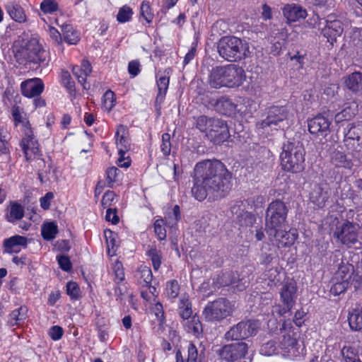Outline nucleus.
<instances>
[{"label":"nucleus","mask_w":362,"mask_h":362,"mask_svg":"<svg viewBox=\"0 0 362 362\" xmlns=\"http://www.w3.org/2000/svg\"><path fill=\"white\" fill-rule=\"evenodd\" d=\"M232 175L218 160H204L194 167L192 193L198 201L224 197L232 187Z\"/></svg>","instance_id":"1"},{"label":"nucleus","mask_w":362,"mask_h":362,"mask_svg":"<svg viewBox=\"0 0 362 362\" xmlns=\"http://www.w3.org/2000/svg\"><path fill=\"white\" fill-rule=\"evenodd\" d=\"M245 79L244 69L237 64L217 66L212 68L208 83L213 88H235L241 86Z\"/></svg>","instance_id":"2"},{"label":"nucleus","mask_w":362,"mask_h":362,"mask_svg":"<svg viewBox=\"0 0 362 362\" xmlns=\"http://www.w3.org/2000/svg\"><path fill=\"white\" fill-rule=\"evenodd\" d=\"M281 165L285 171L298 173L303 170L305 150L298 141H287L280 155Z\"/></svg>","instance_id":"3"},{"label":"nucleus","mask_w":362,"mask_h":362,"mask_svg":"<svg viewBox=\"0 0 362 362\" xmlns=\"http://www.w3.org/2000/svg\"><path fill=\"white\" fill-rule=\"evenodd\" d=\"M219 55L228 62H239L247 57L249 46L245 40L235 36H226L217 44Z\"/></svg>","instance_id":"4"},{"label":"nucleus","mask_w":362,"mask_h":362,"mask_svg":"<svg viewBox=\"0 0 362 362\" xmlns=\"http://www.w3.org/2000/svg\"><path fill=\"white\" fill-rule=\"evenodd\" d=\"M288 209L281 200L272 202L267 209L265 229L267 233H274L275 228H284Z\"/></svg>","instance_id":"5"},{"label":"nucleus","mask_w":362,"mask_h":362,"mask_svg":"<svg viewBox=\"0 0 362 362\" xmlns=\"http://www.w3.org/2000/svg\"><path fill=\"white\" fill-rule=\"evenodd\" d=\"M235 310L234 304L223 298L209 302L204 308L202 315L208 322H216L232 315Z\"/></svg>","instance_id":"6"},{"label":"nucleus","mask_w":362,"mask_h":362,"mask_svg":"<svg viewBox=\"0 0 362 362\" xmlns=\"http://www.w3.org/2000/svg\"><path fill=\"white\" fill-rule=\"evenodd\" d=\"M282 329L281 338L279 343L280 354L284 358L293 360L303 351V348L298 341V334L291 327L287 329L286 322L283 324Z\"/></svg>","instance_id":"7"},{"label":"nucleus","mask_w":362,"mask_h":362,"mask_svg":"<svg viewBox=\"0 0 362 362\" xmlns=\"http://www.w3.org/2000/svg\"><path fill=\"white\" fill-rule=\"evenodd\" d=\"M16 57L18 60L40 64L45 61V51L42 49L36 38L28 40L21 49L17 50Z\"/></svg>","instance_id":"8"},{"label":"nucleus","mask_w":362,"mask_h":362,"mask_svg":"<svg viewBox=\"0 0 362 362\" xmlns=\"http://www.w3.org/2000/svg\"><path fill=\"white\" fill-rule=\"evenodd\" d=\"M23 137L20 146L23 152L25 160L30 161L38 159L42 155L40 144L36 139L30 124L25 123L22 129Z\"/></svg>","instance_id":"9"},{"label":"nucleus","mask_w":362,"mask_h":362,"mask_svg":"<svg viewBox=\"0 0 362 362\" xmlns=\"http://www.w3.org/2000/svg\"><path fill=\"white\" fill-rule=\"evenodd\" d=\"M259 326V322L256 320L241 321L230 327L226 332L224 338L227 341L247 339L257 334Z\"/></svg>","instance_id":"10"},{"label":"nucleus","mask_w":362,"mask_h":362,"mask_svg":"<svg viewBox=\"0 0 362 362\" xmlns=\"http://www.w3.org/2000/svg\"><path fill=\"white\" fill-rule=\"evenodd\" d=\"M165 220L163 218H157L153 223L154 233L160 241L166 238L165 225L171 227L181 219L180 209L178 205H175L173 208L168 209L165 212Z\"/></svg>","instance_id":"11"},{"label":"nucleus","mask_w":362,"mask_h":362,"mask_svg":"<svg viewBox=\"0 0 362 362\" xmlns=\"http://www.w3.org/2000/svg\"><path fill=\"white\" fill-rule=\"evenodd\" d=\"M247 344L243 341L229 344L216 350L219 357L228 362H233L243 358L247 352Z\"/></svg>","instance_id":"12"},{"label":"nucleus","mask_w":362,"mask_h":362,"mask_svg":"<svg viewBox=\"0 0 362 362\" xmlns=\"http://www.w3.org/2000/svg\"><path fill=\"white\" fill-rule=\"evenodd\" d=\"M127 135V128L124 125L119 124L117 126L115 136L119 155V158L117 160V164L122 168H128L130 165L129 160L124 161V155L130 149V143Z\"/></svg>","instance_id":"13"},{"label":"nucleus","mask_w":362,"mask_h":362,"mask_svg":"<svg viewBox=\"0 0 362 362\" xmlns=\"http://www.w3.org/2000/svg\"><path fill=\"white\" fill-rule=\"evenodd\" d=\"M274 233H267L271 241L274 242L278 248L290 247L298 238L296 230L284 228H275Z\"/></svg>","instance_id":"14"},{"label":"nucleus","mask_w":362,"mask_h":362,"mask_svg":"<svg viewBox=\"0 0 362 362\" xmlns=\"http://www.w3.org/2000/svg\"><path fill=\"white\" fill-rule=\"evenodd\" d=\"M356 221L355 223L346 221L337 227L334 236L344 245H351L358 240Z\"/></svg>","instance_id":"15"},{"label":"nucleus","mask_w":362,"mask_h":362,"mask_svg":"<svg viewBox=\"0 0 362 362\" xmlns=\"http://www.w3.org/2000/svg\"><path fill=\"white\" fill-rule=\"evenodd\" d=\"M345 146L351 150L362 147V122H356L347 126L344 139Z\"/></svg>","instance_id":"16"},{"label":"nucleus","mask_w":362,"mask_h":362,"mask_svg":"<svg viewBox=\"0 0 362 362\" xmlns=\"http://www.w3.org/2000/svg\"><path fill=\"white\" fill-rule=\"evenodd\" d=\"M325 23V27L322 29V34L327 38V42L333 45L343 33V23L333 15H329Z\"/></svg>","instance_id":"17"},{"label":"nucleus","mask_w":362,"mask_h":362,"mask_svg":"<svg viewBox=\"0 0 362 362\" xmlns=\"http://www.w3.org/2000/svg\"><path fill=\"white\" fill-rule=\"evenodd\" d=\"M170 74V69L159 70L156 74V85L158 92L156 98L155 107L157 110L160 109L161 104L165 100L169 86Z\"/></svg>","instance_id":"18"},{"label":"nucleus","mask_w":362,"mask_h":362,"mask_svg":"<svg viewBox=\"0 0 362 362\" xmlns=\"http://www.w3.org/2000/svg\"><path fill=\"white\" fill-rule=\"evenodd\" d=\"M230 136L227 123L222 119L216 118L211 129L209 131L207 139L215 144H221L227 141Z\"/></svg>","instance_id":"19"},{"label":"nucleus","mask_w":362,"mask_h":362,"mask_svg":"<svg viewBox=\"0 0 362 362\" xmlns=\"http://www.w3.org/2000/svg\"><path fill=\"white\" fill-rule=\"evenodd\" d=\"M331 120L319 115L308 121L309 132L315 136H327L330 132Z\"/></svg>","instance_id":"20"},{"label":"nucleus","mask_w":362,"mask_h":362,"mask_svg":"<svg viewBox=\"0 0 362 362\" xmlns=\"http://www.w3.org/2000/svg\"><path fill=\"white\" fill-rule=\"evenodd\" d=\"M288 116L287 110L284 107H272L266 119L258 123L259 128L264 129L272 125L277 126L283 122Z\"/></svg>","instance_id":"21"},{"label":"nucleus","mask_w":362,"mask_h":362,"mask_svg":"<svg viewBox=\"0 0 362 362\" xmlns=\"http://www.w3.org/2000/svg\"><path fill=\"white\" fill-rule=\"evenodd\" d=\"M331 195V189L326 182L315 186L310 193V201L317 206L323 207Z\"/></svg>","instance_id":"22"},{"label":"nucleus","mask_w":362,"mask_h":362,"mask_svg":"<svg viewBox=\"0 0 362 362\" xmlns=\"http://www.w3.org/2000/svg\"><path fill=\"white\" fill-rule=\"evenodd\" d=\"M28 239L26 237L15 235L4 240L3 251L4 253H18L22 248H26Z\"/></svg>","instance_id":"23"},{"label":"nucleus","mask_w":362,"mask_h":362,"mask_svg":"<svg viewBox=\"0 0 362 362\" xmlns=\"http://www.w3.org/2000/svg\"><path fill=\"white\" fill-rule=\"evenodd\" d=\"M22 94L27 98L40 95L44 90V83L40 78H35L21 83Z\"/></svg>","instance_id":"24"},{"label":"nucleus","mask_w":362,"mask_h":362,"mask_svg":"<svg viewBox=\"0 0 362 362\" xmlns=\"http://www.w3.org/2000/svg\"><path fill=\"white\" fill-rule=\"evenodd\" d=\"M297 287L294 281L290 280L285 282L280 292L281 300L284 305L291 310L295 303Z\"/></svg>","instance_id":"25"},{"label":"nucleus","mask_w":362,"mask_h":362,"mask_svg":"<svg viewBox=\"0 0 362 362\" xmlns=\"http://www.w3.org/2000/svg\"><path fill=\"white\" fill-rule=\"evenodd\" d=\"M283 14L288 22H296L307 17V11L301 6L288 4L283 8Z\"/></svg>","instance_id":"26"},{"label":"nucleus","mask_w":362,"mask_h":362,"mask_svg":"<svg viewBox=\"0 0 362 362\" xmlns=\"http://www.w3.org/2000/svg\"><path fill=\"white\" fill-rule=\"evenodd\" d=\"M91 71V65L87 60H83L80 66H74L72 68L73 75L85 89L87 88L86 86V78L90 74Z\"/></svg>","instance_id":"27"},{"label":"nucleus","mask_w":362,"mask_h":362,"mask_svg":"<svg viewBox=\"0 0 362 362\" xmlns=\"http://www.w3.org/2000/svg\"><path fill=\"white\" fill-rule=\"evenodd\" d=\"M24 207L16 201H11L6 213V219L11 223H15L24 216Z\"/></svg>","instance_id":"28"},{"label":"nucleus","mask_w":362,"mask_h":362,"mask_svg":"<svg viewBox=\"0 0 362 362\" xmlns=\"http://www.w3.org/2000/svg\"><path fill=\"white\" fill-rule=\"evenodd\" d=\"M358 112V104L355 101L345 103L343 110L335 115V121L340 122L344 120L350 119L355 116Z\"/></svg>","instance_id":"29"},{"label":"nucleus","mask_w":362,"mask_h":362,"mask_svg":"<svg viewBox=\"0 0 362 362\" xmlns=\"http://www.w3.org/2000/svg\"><path fill=\"white\" fill-rule=\"evenodd\" d=\"M5 8L10 17L18 23H24L26 21V15L23 8L15 2H11L6 5Z\"/></svg>","instance_id":"30"},{"label":"nucleus","mask_w":362,"mask_h":362,"mask_svg":"<svg viewBox=\"0 0 362 362\" xmlns=\"http://www.w3.org/2000/svg\"><path fill=\"white\" fill-rule=\"evenodd\" d=\"M346 88L351 92L358 93L362 92V73L354 72L345 80Z\"/></svg>","instance_id":"31"},{"label":"nucleus","mask_w":362,"mask_h":362,"mask_svg":"<svg viewBox=\"0 0 362 362\" xmlns=\"http://www.w3.org/2000/svg\"><path fill=\"white\" fill-rule=\"evenodd\" d=\"M216 110L223 115H230L236 108V105L226 96H222L217 99L215 103Z\"/></svg>","instance_id":"32"},{"label":"nucleus","mask_w":362,"mask_h":362,"mask_svg":"<svg viewBox=\"0 0 362 362\" xmlns=\"http://www.w3.org/2000/svg\"><path fill=\"white\" fill-rule=\"evenodd\" d=\"M331 162L337 168L350 169L352 167L351 160L346 155L338 150L334 151L331 154Z\"/></svg>","instance_id":"33"},{"label":"nucleus","mask_w":362,"mask_h":362,"mask_svg":"<svg viewBox=\"0 0 362 362\" xmlns=\"http://www.w3.org/2000/svg\"><path fill=\"white\" fill-rule=\"evenodd\" d=\"M354 272V268L352 264L341 262L334 276L337 281H346L350 283Z\"/></svg>","instance_id":"34"},{"label":"nucleus","mask_w":362,"mask_h":362,"mask_svg":"<svg viewBox=\"0 0 362 362\" xmlns=\"http://www.w3.org/2000/svg\"><path fill=\"white\" fill-rule=\"evenodd\" d=\"M58 232V226L54 221L45 222L42 225L41 234L45 240L54 239Z\"/></svg>","instance_id":"35"},{"label":"nucleus","mask_w":362,"mask_h":362,"mask_svg":"<svg viewBox=\"0 0 362 362\" xmlns=\"http://www.w3.org/2000/svg\"><path fill=\"white\" fill-rule=\"evenodd\" d=\"M136 278L140 285L148 286L153 279V274L150 267L141 266L136 272Z\"/></svg>","instance_id":"36"},{"label":"nucleus","mask_w":362,"mask_h":362,"mask_svg":"<svg viewBox=\"0 0 362 362\" xmlns=\"http://www.w3.org/2000/svg\"><path fill=\"white\" fill-rule=\"evenodd\" d=\"M28 309L21 306L15 309L9 315V322L12 326L20 325L27 318Z\"/></svg>","instance_id":"37"},{"label":"nucleus","mask_w":362,"mask_h":362,"mask_svg":"<svg viewBox=\"0 0 362 362\" xmlns=\"http://www.w3.org/2000/svg\"><path fill=\"white\" fill-rule=\"evenodd\" d=\"M341 356L345 362H362L359 358L358 350L351 346H344L341 350Z\"/></svg>","instance_id":"38"},{"label":"nucleus","mask_w":362,"mask_h":362,"mask_svg":"<svg viewBox=\"0 0 362 362\" xmlns=\"http://www.w3.org/2000/svg\"><path fill=\"white\" fill-rule=\"evenodd\" d=\"M64 40L69 45H76L79 41L78 33L74 30L71 25L65 24L62 26Z\"/></svg>","instance_id":"39"},{"label":"nucleus","mask_w":362,"mask_h":362,"mask_svg":"<svg viewBox=\"0 0 362 362\" xmlns=\"http://www.w3.org/2000/svg\"><path fill=\"white\" fill-rule=\"evenodd\" d=\"M348 321L351 329L361 330L362 329V310L358 308L354 309L349 313Z\"/></svg>","instance_id":"40"},{"label":"nucleus","mask_w":362,"mask_h":362,"mask_svg":"<svg viewBox=\"0 0 362 362\" xmlns=\"http://www.w3.org/2000/svg\"><path fill=\"white\" fill-rule=\"evenodd\" d=\"M235 274L233 272L223 273L221 275H218L216 279H213V284L215 288L221 286H227L235 284Z\"/></svg>","instance_id":"41"},{"label":"nucleus","mask_w":362,"mask_h":362,"mask_svg":"<svg viewBox=\"0 0 362 362\" xmlns=\"http://www.w3.org/2000/svg\"><path fill=\"white\" fill-rule=\"evenodd\" d=\"M216 118L208 117L205 115H202L197 117L196 119V127L202 132L205 134V136L207 138L209 131L212 127V124L215 121Z\"/></svg>","instance_id":"42"},{"label":"nucleus","mask_w":362,"mask_h":362,"mask_svg":"<svg viewBox=\"0 0 362 362\" xmlns=\"http://www.w3.org/2000/svg\"><path fill=\"white\" fill-rule=\"evenodd\" d=\"M179 313L184 320H188L192 314V305L188 297L183 296L180 299L178 305Z\"/></svg>","instance_id":"43"},{"label":"nucleus","mask_w":362,"mask_h":362,"mask_svg":"<svg viewBox=\"0 0 362 362\" xmlns=\"http://www.w3.org/2000/svg\"><path fill=\"white\" fill-rule=\"evenodd\" d=\"M146 255L151 259L155 271L158 270L162 263L161 251L156 247H151L146 252Z\"/></svg>","instance_id":"44"},{"label":"nucleus","mask_w":362,"mask_h":362,"mask_svg":"<svg viewBox=\"0 0 362 362\" xmlns=\"http://www.w3.org/2000/svg\"><path fill=\"white\" fill-rule=\"evenodd\" d=\"M331 283L330 293L335 296L344 293L350 284L346 281H337L334 276L332 277Z\"/></svg>","instance_id":"45"},{"label":"nucleus","mask_w":362,"mask_h":362,"mask_svg":"<svg viewBox=\"0 0 362 362\" xmlns=\"http://www.w3.org/2000/svg\"><path fill=\"white\" fill-rule=\"evenodd\" d=\"M122 172L116 167H110L106 170V181L110 187H112L113 185L119 181Z\"/></svg>","instance_id":"46"},{"label":"nucleus","mask_w":362,"mask_h":362,"mask_svg":"<svg viewBox=\"0 0 362 362\" xmlns=\"http://www.w3.org/2000/svg\"><path fill=\"white\" fill-rule=\"evenodd\" d=\"M134 14L133 10L129 6L124 5L121 7L117 15V21L120 23H124L132 20Z\"/></svg>","instance_id":"47"},{"label":"nucleus","mask_w":362,"mask_h":362,"mask_svg":"<svg viewBox=\"0 0 362 362\" xmlns=\"http://www.w3.org/2000/svg\"><path fill=\"white\" fill-rule=\"evenodd\" d=\"M259 351L261 354L264 356L280 354L279 346H277L274 341H269L264 344L261 346Z\"/></svg>","instance_id":"48"},{"label":"nucleus","mask_w":362,"mask_h":362,"mask_svg":"<svg viewBox=\"0 0 362 362\" xmlns=\"http://www.w3.org/2000/svg\"><path fill=\"white\" fill-rule=\"evenodd\" d=\"M103 103L104 107L110 111L116 104L115 95L111 90H107L103 96Z\"/></svg>","instance_id":"49"},{"label":"nucleus","mask_w":362,"mask_h":362,"mask_svg":"<svg viewBox=\"0 0 362 362\" xmlns=\"http://www.w3.org/2000/svg\"><path fill=\"white\" fill-rule=\"evenodd\" d=\"M187 329L196 336L199 335L202 331V327L199 318L193 316L190 321L187 322Z\"/></svg>","instance_id":"50"},{"label":"nucleus","mask_w":362,"mask_h":362,"mask_svg":"<svg viewBox=\"0 0 362 362\" xmlns=\"http://www.w3.org/2000/svg\"><path fill=\"white\" fill-rule=\"evenodd\" d=\"M141 16L146 23H151L153 19V13L148 1H143L141 5Z\"/></svg>","instance_id":"51"},{"label":"nucleus","mask_w":362,"mask_h":362,"mask_svg":"<svg viewBox=\"0 0 362 362\" xmlns=\"http://www.w3.org/2000/svg\"><path fill=\"white\" fill-rule=\"evenodd\" d=\"M167 296L169 298H175L180 291V286L177 281L172 280L167 283L165 288Z\"/></svg>","instance_id":"52"},{"label":"nucleus","mask_w":362,"mask_h":362,"mask_svg":"<svg viewBox=\"0 0 362 362\" xmlns=\"http://www.w3.org/2000/svg\"><path fill=\"white\" fill-rule=\"evenodd\" d=\"M12 116L14 120L15 126L21 124V129H23L25 123L30 124L28 120L23 119L21 108L18 106H13L12 107Z\"/></svg>","instance_id":"53"},{"label":"nucleus","mask_w":362,"mask_h":362,"mask_svg":"<svg viewBox=\"0 0 362 362\" xmlns=\"http://www.w3.org/2000/svg\"><path fill=\"white\" fill-rule=\"evenodd\" d=\"M40 9L45 13H52L58 9V4L55 0H43L40 4Z\"/></svg>","instance_id":"54"},{"label":"nucleus","mask_w":362,"mask_h":362,"mask_svg":"<svg viewBox=\"0 0 362 362\" xmlns=\"http://www.w3.org/2000/svg\"><path fill=\"white\" fill-rule=\"evenodd\" d=\"M66 293L71 299H78L80 296V288L74 281H69L66 284Z\"/></svg>","instance_id":"55"},{"label":"nucleus","mask_w":362,"mask_h":362,"mask_svg":"<svg viewBox=\"0 0 362 362\" xmlns=\"http://www.w3.org/2000/svg\"><path fill=\"white\" fill-rule=\"evenodd\" d=\"M160 150L164 156H168L171 151L170 135L168 133H164L162 135V143Z\"/></svg>","instance_id":"56"},{"label":"nucleus","mask_w":362,"mask_h":362,"mask_svg":"<svg viewBox=\"0 0 362 362\" xmlns=\"http://www.w3.org/2000/svg\"><path fill=\"white\" fill-rule=\"evenodd\" d=\"M353 281L355 282L356 288H362V260L358 263L354 272Z\"/></svg>","instance_id":"57"},{"label":"nucleus","mask_w":362,"mask_h":362,"mask_svg":"<svg viewBox=\"0 0 362 362\" xmlns=\"http://www.w3.org/2000/svg\"><path fill=\"white\" fill-rule=\"evenodd\" d=\"M57 259L58 262V264L59 265V267L65 271V272H69L72 269V264L70 261V259L68 256L65 255H58L57 257Z\"/></svg>","instance_id":"58"},{"label":"nucleus","mask_w":362,"mask_h":362,"mask_svg":"<svg viewBox=\"0 0 362 362\" xmlns=\"http://www.w3.org/2000/svg\"><path fill=\"white\" fill-rule=\"evenodd\" d=\"M151 310L159 323L163 324L165 320L163 305L160 302H157L153 305Z\"/></svg>","instance_id":"59"},{"label":"nucleus","mask_w":362,"mask_h":362,"mask_svg":"<svg viewBox=\"0 0 362 362\" xmlns=\"http://www.w3.org/2000/svg\"><path fill=\"white\" fill-rule=\"evenodd\" d=\"M115 194L113 191H107L103 196L101 204L103 208L110 206L115 199Z\"/></svg>","instance_id":"60"},{"label":"nucleus","mask_w":362,"mask_h":362,"mask_svg":"<svg viewBox=\"0 0 362 362\" xmlns=\"http://www.w3.org/2000/svg\"><path fill=\"white\" fill-rule=\"evenodd\" d=\"M198 351L196 346L190 343L187 348V362H197Z\"/></svg>","instance_id":"61"},{"label":"nucleus","mask_w":362,"mask_h":362,"mask_svg":"<svg viewBox=\"0 0 362 362\" xmlns=\"http://www.w3.org/2000/svg\"><path fill=\"white\" fill-rule=\"evenodd\" d=\"M356 215L355 217V221H356L357 226L362 228V209H358L355 212L354 210L350 209L346 214V217L348 218H354V215Z\"/></svg>","instance_id":"62"},{"label":"nucleus","mask_w":362,"mask_h":362,"mask_svg":"<svg viewBox=\"0 0 362 362\" xmlns=\"http://www.w3.org/2000/svg\"><path fill=\"white\" fill-rule=\"evenodd\" d=\"M63 333V329L61 327L57 325L52 326L49 331V335L54 341L59 340L62 338Z\"/></svg>","instance_id":"63"},{"label":"nucleus","mask_w":362,"mask_h":362,"mask_svg":"<svg viewBox=\"0 0 362 362\" xmlns=\"http://www.w3.org/2000/svg\"><path fill=\"white\" fill-rule=\"evenodd\" d=\"M54 198L52 192H47L45 195L40 199V206L45 209H49L50 207V202Z\"/></svg>","instance_id":"64"}]
</instances>
